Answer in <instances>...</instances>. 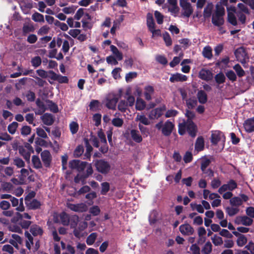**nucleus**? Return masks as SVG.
Segmentation results:
<instances>
[{
  "label": "nucleus",
  "mask_w": 254,
  "mask_h": 254,
  "mask_svg": "<svg viewBox=\"0 0 254 254\" xmlns=\"http://www.w3.org/2000/svg\"><path fill=\"white\" fill-rule=\"evenodd\" d=\"M119 99V97L115 94H109L105 98V106L109 109L115 110L117 103Z\"/></svg>",
  "instance_id": "20e7f679"
},
{
  "label": "nucleus",
  "mask_w": 254,
  "mask_h": 254,
  "mask_svg": "<svg viewBox=\"0 0 254 254\" xmlns=\"http://www.w3.org/2000/svg\"><path fill=\"white\" fill-rule=\"evenodd\" d=\"M227 21L233 26H236L238 24L236 17L233 12L227 13Z\"/></svg>",
  "instance_id": "c9c22d12"
},
{
  "label": "nucleus",
  "mask_w": 254,
  "mask_h": 254,
  "mask_svg": "<svg viewBox=\"0 0 254 254\" xmlns=\"http://www.w3.org/2000/svg\"><path fill=\"white\" fill-rule=\"evenodd\" d=\"M211 163V160L208 158H204L201 161L200 164V169L201 171H203L204 169L207 168Z\"/></svg>",
  "instance_id": "680f3d73"
},
{
  "label": "nucleus",
  "mask_w": 254,
  "mask_h": 254,
  "mask_svg": "<svg viewBox=\"0 0 254 254\" xmlns=\"http://www.w3.org/2000/svg\"><path fill=\"white\" fill-rule=\"evenodd\" d=\"M19 152L22 156H23L26 161H29L30 153L29 152H27L23 146L19 147Z\"/></svg>",
  "instance_id": "a19ab883"
},
{
  "label": "nucleus",
  "mask_w": 254,
  "mask_h": 254,
  "mask_svg": "<svg viewBox=\"0 0 254 254\" xmlns=\"http://www.w3.org/2000/svg\"><path fill=\"white\" fill-rule=\"evenodd\" d=\"M198 101L201 104H205L207 101V95L203 90H199L197 93Z\"/></svg>",
  "instance_id": "393cba45"
},
{
  "label": "nucleus",
  "mask_w": 254,
  "mask_h": 254,
  "mask_svg": "<svg viewBox=\"0 0 254 254\" xmlns=\"http://www.w3.org/2000/svg\"><path fill=\"white\" fill-rule=\"evenodd\" d=\"M144 97L147 101H150L152 99L151 95L154 92V88L152 86L147 85L144 88Z\"/></svg>",
  "instance_id": "4be33fe9"
},
{
  "label": "nucleus",
  "mask_w": 254,
  "mask_h": 254,
  "mask_svg": "<svg viewBox=\"0 0 254 254\" xmlns=\"http://www.w3.org/2000/svg\"><path fill=\"white\" fill-rule=\"evenodd\" d=\"M89 165L87 162L79 160H72L69 162L70 168L76 169L79 172H82Z\"/></svg>",
  "instance_id": "423d86ee"
},
{
  "label": "nucleus",
  "mask_w": 254,
  "mask_h": 254,
  "mask_svg": "<svg viewBox=\"0 0 254 254\" xmlns=\"http://www.w3.org/2000/svg\"><path fill=\"white\" fill-rule=\"evenodd\" d=\"M239 211L238 208H234L232 207H227L226 208V212L230 216H233L237 214Z\"/></svg>",
  "instance_id": "37998d69"
},
{
  "label": "nucleus",
  "mask_w": 254,
  "mask_h": 254,
  "mask_svg": "<svg viewBox=\"0 0 254 254\" xmlns=\"http://www.w3.org/2000/svg\"><path fill=\"white\" fill-rule=\"evenodd\" d=\"M186 130L189 134L192 137H194L196 135L197 127L192 120H187L183 123L179 124L178 132L182 135H184Z\"/></svg>",
  "instance_id": "f257e3e1"
},
{
  "label": "nucleus",
  "mask_w": 254,
  "mask_h": 254,
  "mask_svg": "<svg viewBox=\"0 0 254 254\" xmlns=\"http://www.w3.org/2000/svg\"><path fill=\"white\" fill-rule=\"evenodd\" d=\"M93 173V170L91 164H90L88 166H87V168L85 172H82L81 174H77L74 177V182L76 184L81 182L82 185H84L86 183V179L90 176Z\"/></svg>",
  "instance_id": "7ed1b4c3"
},
{
  "label": "nucleus",
  "mask_w": 254,
  "mask_h": 254,
  "mask_svg": "<svg viewBox=\"0 0 254 254\" xmlns=\"http://www.w3.org/2000/svg\"><path fill=\"white\" fill-rule=\"evenodd\" d=\"M94 165L96 171L103 175L107 174L111 170L110 163L105 159L95 160Z\"/></svg>",
  "instance_id": "f03ea898"
},
{
  "label": "nucleus",
  "mask_w": 254,
  "mask_h": 254,
  "mask_svg": "<svg viewBox=\"0 0 254 254\" xmlns=\"http://www.w3.org/2000/svg\"><path fill=\"white\" fill-rule=\"evenodd\" d=\"M198 76L202 80L209 81L213 79V74L210 70L202 68L199 72Z\"/></svg>",
  "instance_id": "f8f14e48"
},
{
  "label": "nucleus",
  "mask_w": 254,
  "mask_h": 254,
  "mask_svg": "<svg viewBox=\"0 0 254 254\" xmlns=\"http://www.w3.org/2000/svg\"><path fill=\"white\" fill-rule=\"evenodd\" d=\"M180 5L184 11L183 13V15L189 17L193 11L191 4L187 0H180Z\"/></svg>",
  "instance_id": "6e6552de"
},
{
  "label": "nucleus",
  "mask_w": 254,
  "mask_h": 254,
  "mask_svg": "<svg viewBox=\"0 0 254 254\" xmlns=\"http://www.w3.org/2000/svg\"><path fill=\"white\" fill-rule=\"evenodd\" d=\"M130 135L132 139L137 143H140L142 140V138L139 133V131L136 129H131L130 130Z\"/></svg>",
  "instance_id": "b1692460"
},
{
  "label": "nucleus",
  "mask_w": 254,
  "mask_h": 254,
  "mask_svg": "<svg viewBox=\"0 0 254 254\" xmlns=\"http://www.w3.org/2000/svg\"><path fill=\"white\" fill-rule=\"evenodd\" d=\"M174 128V125L169 120H167L165 124H164L162 128V134L166 136H168L170 135L172 131Z\"/></svg>",
  "instance_id": "9b49d317"
},
{
  "label": "nucleus",
  "mask_w": 254,
  "mask_h": 254,
  "mask_svg": "<svg viewBox=\"0 0 254 254\" xmlns=\"http://www.w3.org/2000/svg\"><path fill=\"white\" fill-rule=\"evenodd\" d=\"M100 209L97 205L93 206L90 208L89 212L93 216H97L100 213Z\"/></svg>",
  "instance_id": "338daca9"
},
{
  "label": "nucleus",
  "mask_w": 254,
  "mask_h": 254,
  "mask_svg": "<svg viewBox=\"0 0 254 254\" xmlns=\"http://www.w3.org/2000/svg\"><path fill=\"white\" fill-rule=\"evenodd\" d=\"M46 102L48 104V106L50 110L54 113H57L59 112V109L57 105L54 103L52 100L47 99Z\"/></svg>",
  "instance_id": "2f4dec72"
},
{
  "label": "nucleus",
  "mask_w": 254,
  "mask_h": 254,
  "mask_svg": "<svg viewBox=\"0 0 254 254\" xmlns=\"http://www.w3.org/2000/svg\"><path fill=\"white\" fill-rule=\"evenodd\" d=\"M110 48H111V51L115 55V56L116 57L118 60L121 61L123 58L122 53L121 52H120L118 50V48L114 45H111L110 46Z\"/></svg>",
  "instance_id": "72a5a7b5"
},
{
  "label": "nucleus",
  "mask_w": 254,
  "mask_h": 254,
  "mask_svg": "<svg viewBox=\"0 0 254 254\" xmlns=\"http://www.w3.org/2000/svg\"><path fill=\"white\" fill-rule=\"evenodd\" d=\"M102 190L101 193L102 195H106L110 190V184L108 182H104L101 184Z\"/></svg>",
  "instance_id": "bf43d9fd"
},
{
  "label": "nucleus",
  "mask_w": 254,
  "mask_h": 254,
  "mask_svg": "<svg viewBox=\"0 0 254 254\" xmlns=\"http://www.w3.org/2000/svg\"><path fill=\"white\" fill-rule=\"evenodd\" d=\"M170 7H169L168 10L171 14L175 16L179 13L180 8L177 5V0H167Z\"/></svg>",
  "instance_id": "4468645a"
},
{
  "label": "nucleus",
  "mask_w": 254,
  "mask_h": 254,
  "mask_svg": "<svg viewBox=\"0 0 254 254\" xmlns=\"http://www.w3.org/2000/svg\"><path fill=\"white\" fill-rule=\"evenodd\" d=\"M225 139V136L222 131L219 130H214L212 131L210 140L213 145H216L220 141H222V142L224 143Z\"/></svg>",
  "instance_id": "0eeeda50"
},
{
  "label": "nucleus",
  "mask_w": 254,
  "mask_h": 254,
  "mask_svg": "<svg viewBox=\"0 0 254 254\" xmlns=\"http://www.w3.org/2000/svg\"><path fill=\"white\" fill-rule=\"evenodd\" d=\"M32 65L35 67L40 66L42 63V60L39 56H36L31 59Z\"/></svg>",
  "instance_id": "6e6d98bb"
},
{
  "label": "nucleus",
  "mask_w": 254,
  "mask_h": 254,
  "mask_svg": "<svg viewBox=\"0 0 254 254\" xmlns=\"http://www.w3.org/2000/svg\"><path fill=\"white\" fill-rule=\"evenodd\" d=\"M36 104L38 108V110L35 111L36 115H41L47 110L46 106L40 98H38L36 100Z\"/></svg>",
  "instance_id": "aec40b11"
},
{
  "label": "nucleus",
  "mask_w": 254,
  "mask_h": 254,
  "mask_svg": "<svg viewBox=\"0 0 254 254\" xmlns=\"http://www.w3.org/2000/svg\"><path fill=\"white\" fill-rule=\"evenodd\" d=\"M215 80L218 84H223L226 80V77L224 73L222 72L216 74L214 76Z\"/></svg>",
  "instance_id": "473e14b6"
},
{
  "label": "nucleus",
  "mask_w": 254,
  "mask_h": 254,
  "mask_svg": "<svg viewBox=\"0 0 254 254\" xmlns=\"http://www.w3.org/2000/svg\"><path fill=\"white\" fill-rule=\"evenodd\" d=\"M154 16L158 24L163 23L164 16L160 12L157 10L155 11Z\"/></svg>",
  "instance_id": "603ef678"
},
{
  "label": "nucleus",
  "mask_w": 254,
  "mask_h": 254,
  "mask_svg": "<svg viewBox=\"0 0 254 254\" xmlns=\"http://www.w3.org/2000/svg\"><path fill=\"white\" fill-rule=\"evenodd\" d=\"M30 231L34 236L42 235L43 233L42 229L36 225H32L30 228Z\"/></svg>",
  "instance_id": "cd10ccee"
},
{
  "label": "nucleus",
  "mask_w": 254,
  "mask_h": 254,
  "mask_svg": "<svg viewBox=\"0 0 254 254\" xmlns=\"http://www.w3.org/2000/svg\"><path fill=\"white\" fill-rule=\"evenodd\" d=\"M32 19L35 22H44V17L43 15L38 12H35L32 15Z\"/></svg>",
  "instance_id": "3c124183"
},
{
  "label": "nucleus",
  "mask_w": 254,
  "mask_h": 254,
  "mask_svg": "<svg viewBox=\"0 0 254 254\" xmlns=\"http://www.w3.org/2000/svg\"><path fill=\"white\" fill-rule=\"evenodd\" d=\"M62 223L64 225H68L69 223V218L68 215L65 212H63L60 216Z\"/></svg>",
  "instance_id": "de8ad7c7"
},
{
  "label": "nucleus",
  "mask_w": 254,
  "mask_h": 254,
  "mask_svg": "<svg viewBox=\"0 0 254 254\" xmlns=\"http://www.w3.org/2000/svg\"><path fill=\"white\" fill-rule=\"evenodd\" d=\"M146 24L149 29L155 28V23L154 20L153 14L151 13H148L146 15Z\"/></svg>",
  "instance_id": "bb28decb"
},
{
  "label": "nucleus",
  "mask_w": 254,
  "mask_h": 254,
  "mask_svg": "<svg viewBox=\"0 0 254 254\" xmlns=\"http://www.w3.org/2000/svg\"><path fill=\"white\" fill-rule=\"evenodd\" d=\"M214 14L224 16L225 14L224 7L223 6L219 5V3H217L216 5V10Z\"/></svg>",
  "instance_id": "49530a36"
},
{
  "label": "nucleus",
  "mask_w": 254,
  "mask_h": 254,
  "mask_svg": "<svg viewBox=\"0 0 254 254\" xmlns=\"http://www.w3.org/2000/svg\"><path fill=\"white\" fill-rule=\"evenodd\" d=\"M83 146L82 145H79L75 149L73 155L75 157H79L83 154Z\"/></svg>",
  "instance_id": "a18cd8bd"
},
{
  "label": "nucleus",
  "mask_w": 254,
  "mask_h": 254,
  "mask_svg": "<svg viewBox=\"0 0 254 254\" xmlns=\"http://www.w3.org/2000/svg\"><path fill=\"white\" fill-rule=\"evenodd\" d=\"M181 233L184 235H191L194 233V229L189 224L181 225L179 227Z\"/></svg>",
  "instance_id": "2eb2a0df"
},
{
  "label": "nucleus",
  "mask_w": 254,
  "mask_h": 254,
  "mask_svg": "<svg viewBox=\"0 0 254 254\" xmlns=\"http://www.w3.org/2000/svg\"><path fill=\"white\" fill-rule=\"evenodd\" d=\"M31 76L34 77L36 81L35 84L38 85L39 87H43L45 84H47V82L45 80H43L42 78L34 75H31Z\"/></svg>",
  "instance_id": "0e129e2a"
},
{
  "label": "nucleus",
  "mask_w": 254,
  "mask_h": 254,
  "mask_svg": "<svg viewBox=\"0 0 254 254\" xmlns=\"http://www.w3.org/2000/svg\"><path fill=\"white\" fill-rule=\"evenodd\" d=\"M97 237V234L96 233H92L90 234L86 239V243L88 245H93Z\"/></svg>",
  "instance_id": "79ce46f5"
},
{
  "label": "nucleus",
  "mask_w": 254,
  "mask_h": 254,
  "mask_svg": "<svg viewBox=\"0 0 254 254\" xmlns=\"http://www.w3.org/2000/svg\"><path fill=\"white\" fill-rule=\"evenodd\" d=\"M203 56L205 58L211 59L212 57V49L210 47L206 46L203 48L202 51Z\"/></svg>",
  "instance_id": "58836bf2"
},
{
  "label": "nucleus",
  "mask_w": 254,
  "mask_h": 254,
  "mask_svg": "<svg viewBox=\"0 0 254 254\" xmlns=\"http://www.w3.org/2000/svg\"><path fill=\"white\" fill-rule=\"evenodd\" d=\"M244 127L246 132L250 133L254 131V117L247 119L244 123Z\"/></svg>",
  "instance_id": "a211bd4d"
},
{
  "label": "nucleus",
  "mask_w": 254,
  "mask_h": 254,
  "mask_svg": "<svg viewBox=\"0 0 254 254\" xmlns=\"http://www.w3.org/2000/svg\"><path fill=\"white\" fill-rule=\"evenodd\" d=\"M101 117L102 116L100 114L97 113L93 115V120L95 122V126L98 127L101 125Z\"/></svg>",
  "instance_id": "69168bd1"
},
{
  "label": "nucleus",
  "mask_w": 254,
  "mask_h": 254,
  "mask_svg": "<svg viewBox=\"0 0 254 254\" xmlns=\"http://www.w3.org/2000/svg\"><path fill=\"white\" fill-rule=\"evenodd\" d=\"M204 139L202 136H199L196 139L195 148L198 151H201L204 148Z\"/></svg>",
  "instance_id": "c85d7f7f"
},
{
  "label": "nucleus",
  "mask_w": 254,
  "mask_h": 254,
  "mask_svg": "<svg viewBox=\"0 0 254 254\" xmlns=\"http://www.w3.org/2000/svg\"><path fill=\"white\" fill-rule=\"evenodd\" d=\"M188 77L186 75L180 73H176L175 74H172L169 80L170 82L174 83L175 82L186 81Z\"/></svg>",
  "instance_id": "f3484780"
},
{
  "label": "nucleus",
  "mask_w": 254,
  "mask_h": 254,
  "mask_svg": "<svg viewBox=\"0 0 254 254\" xmlns=\"http://www.w3.org/2000/svg\"><path fill=\"white\" fill-rule=\"evenodd\" d=\"M227 186L229 188V191H233L237 188V183L234 180H230L227 183Z\"/></svg>",
  "instance_id": "774afa93"
},
{
  "label": "nucleus",
  "mask_w": 254,
  "mask_h": 254,
  "mask_svg": "<svg viewBox=\"0 0 254 254\" xmlns=\"http://www.w3.org/2000/svg\"><path fill=\"white\" fill-rule=\"evenodd\" d=\"M18 124L16 122H13L9 124L7 127L8 132L11 134H14L18 127Z\"/></svg>",
  "instance_id": "c03bdc74"
},
{
  "label": "nucleus",
  "mask_w": 254,
  "mask_h": 254,
  "mask_svg": "<svg viewBox=\"0 0 254 254\" xmlns=\"http://www.w3.org/2000/svg\"><path fill=\"white\" fill-rule=\"evenodd\" d=\"M226 76L232 82H234L237 80V75L232 70H228L226 72Z\"/></svg>",
  "instance_id": "5fc2aeb1"
},
{
  "label": "nucleus",
  "mask_w": 254,
  "mask_h": 254,
  "mask_svg": "<svg viewBox=\"0 0 254 254\" xmlns=\"http://www.w3.org/2000/svg\"><path fill=\"white\" fill-rule=\"evenodd\" d=\"M230 204L233 206H239L243 204L242 199L238 196H234L230 200Z\"/></svg>",
  "instance_id": "f704fd0d"
},
{
  "label": "nucleus",
  "mask_w": 254,
  "mask_h": 254,
  "mask_svg": "<svg viewBox=\"0 0 254 254\" xmlns=\"http://www.w3.org/2000/svg\"><path fill=\"white\" fill-rule=\"evenodd\" d=\"M163 40L167 46H170L172 44V39L167 32H165L163 35Z\"/></svg>",
  "instance_id": "09e8293b"
},
{
  "label": "nucleus",
  "mask_w": 254,
  "mask_h": 254,
  "mask_svg": "<svg viewBox=\"0 0 254 254\" xmlns=\"http://www.w3.org/2000/svg\"><path fill=\"white\" fill-rule=\"evenodd\" d=\"M253 220L250 217L247 216H243L237 217L235 220V222L237 224H240V222L245 226H251L253 223Z\"/></svg>",
  "instance_id": "dca6fc26"
},
{
  "label": "nucleus",
  "mask_w": 254,
  "mask_h": 254,
  "mask_svg": "<svg viewBox=\"0 0 254 254\" xmlns=\"http://www.w3.org/2000/svg\"><path fill=\"white\" fill-rule=\"evenodd\" d=\"M41 158L44 166L46 168H50L52 156L50 152L48 150H44L41 153Z\"/></svg>",
  "instance_id": "9d476101"
},
{
  "label": "nucleus",
  "mask_w": 254,
  "mask_h": 254,
  "mask_svg": "<svg viewBox=\"0 0 254 254\" xmlns=\"http://www.w3.org/2000/svg\"><path fill=\"white\" fill-rule=\"evenodd\" d=\"M78 124L75 122H72L69 124L70 130L72 134H75L78 131Z\"/></svg>",
  "instance_id": "864d4df0"
},
{
  "label": "nucleus",
  "mask_w": 254,
  "mask_h": 254,
  "mask_svg": "<svg viewBox=\"0 0 254 254\" xmlns=\"http://www.w3.org/2000/svg\"><path fill=\"white\" fill-rule=\"evenodd\" d=\"M41 119L43 123L47 126H51L55 121L53 115L50 113H45L41 117Z\"/></svg>",
  "instance_id": "412c9836"
},
{
  "label": "nucleus",
  "mask_w": 254,
  "mask_h": 254,
  "mask_svg": "<svg viewBox=\"0 0 254 254\" xmlns=\"http://www.w3.org/2000/svg\"><path fill=\"white\" fill-rule=\"evenodd\" d=\"M146 107L145 102L140 98H137L135 104V109L138 111H142Z\"/></svg>",
  "instance_id": "c756f323"
},
{
  "label": "nucleus",
  "mask_w": 254,
  "mask_h": 254,
  "mask_svg": "<svg viewBox=\"0 0 254 254\" xmlns=\"http://www.w3.org/2000/svg\"><path fill=\"white\" fill-rule=\"evenodd\" d=\"M78 222L79 217L76 215L72 216L69 219V222L70 223L71 227L72 228L76 227L77 225Z\"/></svg>",
  "instance_id": "13d9d810"
},
{
  "label": "nucleus",
  "mask_w": 254,
  "mask_h": 254,
  "mask_svg": "<svg viewBox=\"0 0 254 254\" xmlns=\"http://www.w3.org/2000/svg\"><path fill=\"white\" fill-rule=\"evenodd\" d=\"M32 162L34 168L36 169L42 168V164L38 156L33 155L32 157Z\"/></svg>",
  "instance_id": "7c9ffc66"
},
{
  "label": "nucleus",
  "mask_w": 254,
  "mask_h": 254,
  "mask_svg": "<svg viewBox=\"0 0 254 254\" xmlns=\"http://www.w3.org/2000/svg\"><path fill=\"white\" fill-rule=\"evenodd\" d=\"M247 243V238L244 235H241L237 240V244L239 247H243Z\"/></svg>",
  "instance_id": "4d7b16f0"
},
{
  "label": "nucleus",
  "mask_w": 254,
  "mask_h": 254,
  "mask_svg": "<svg viewBox=\"0 0 254 254\" xmlns=\"http://www.w3.org/2000/svg\"><path fill=\"white\" fill-rule=\"evenodd\" d=\"M234 54L236 58L241 63H246V59H249L248 53L246 48L243 46L238 48L235 50Z\"/></svg>",
  "instance_id": "39448f33"
},
{
  "label": "nucleus",
  "mask_w": 254,
  "mask_h": 254,
  "mask_svg": "<svg viewBox=\"0 0 254 254\" xmlns=\"http://www.w3.org/2000/svg\"><path fill=\"white\" fill-rule=\"evenodd\" d=\"M128 106V103L125 100H121L118 104V109L121 112L125 113L126 112Z\"/></svg>",
  "instance_id": "e433bc0d"
},
{
  "label": "nucleus",
  "mask_w": 254,
  "mask_h": 254,
  "mask_svg": "<svg viewBox=\"0 0 254 254\" xmlns=\"http://www.w3.org/2000/svg\"><path fill=\"white\" fill-rule=\"evenodd\" d=\"M166 110V106L163 105L160 107L152 110L149 113L148 117L150 120L157 119L163 115V112Z\"/></svg>",
  "instance_id": "1a4fd4ad"
},
{
  "label": "nucleus",
  "mask_w": 254,
  "mask_h": 254,
  "mask_svg": "<svg viewBox=\"0 0 254 254\" xmlns=\"http://www.w3.org/2000/svg\"><path fill=\"white\" fill-rule=\"evenodd\" d=\"M212 245L211 243L207 242L202 249L201 252L203 254H209L212 252Z\"/></svg>",
  "instance_id": "ea45409f"
},
{
  "label": "nucleus",
  "mask_w": 254,
  "mask_h": 254,
  "mask_svg": "<svg viewBox=\"0 0 254 254\" xmlns=\"http://www.w3.org/2000/svg\"><path fill=\"white\" fill-rule=\"evenodd\" d=\"M112 123L116 127H121L123 124L124 121L122 119L119 118H114L112 121Z\"/></svg>",
  "instance_id": "e2e57ef3"
},
{
  "label": "nucleus",
  "mask_w": 254,
  "mask_h": 254,
  "mask_svg": "<svg viewBox=\"0 0 254 254\" xmlns=\"http://www.w3.org/2000/svg\"><path fill=\"white\" fill-rule=\"evenodd\" d=\"M233 69L235 70L237 75L239 77H242L245 75V71L239 64H235L233 66Z\"/></svg>",
  "instance_id": "4c0bfd02"
},
{
  "label": "nucleus",
  "mask_w": 254,
  "mask_h": 254,
  "mask_svg": "<svg viewBox=\"0 0 254 254\" xmlns=\"http://www.w3.org/2000/svg\"><path fill=\"white\" fill-rule=\"evenodd\" d=\"M67 207L72 211L78 212H85L87 209L86 205L83 203L78 204L68 203L67 204Z\"/></svg>",
  "instance_id": "ddd939ff"
},
{
  "label": "nucleus",
  "mask_w": 254,
  "mask_h": 254,
  "mask_svg": "<svg viewBox=\"0 0 254 254\" xmlns=\"http://www.w3.org/2000/svg\"><path fill=\"white\" fill-rule=\"evenodd\" d=\"M211 21L214 25L220 27L224 24L225 21L223 16L213 13Z\"/></svg>",
  "instance_id": "6ab92c4d"
},
{
  "label": "nucleus",
  "mask_w": 254,
  "mask_h": 254,
  "mask_svg": "<svg viewBox=\"0 0 254 254\" xmlns=\"http://www.w3.org/2000/svg\"><path fill=\"white\" fill-rule=\"evenodd\" d=\"M212 243L215 246H220L223 244V240L221 237L217 236L216 235L211 238Z\"/></svg>",
  "instance_id": "052dcab7"
},
{
  "label": "nucleus",
  "mask_w": 254,
  "mask_h": 254,
  "mask_svg": "<svg viewBox=\"0 0 254 254\" xmlns=\"http://www.w3.org/2000/svg\"><path fill=\"white\" fill-rule=\"evenodd\" d=\"M187 107L190 109H193L197 105V100L195 99L189 98L186 100Z\"/></svg>",
  "instance_id": "8fccbe9b"
},
{
  "label": "nucleus",
  "mask_w": 254,
  "mask_h": 254,
  "mask_svg": "<svg viewBox=\"0 0 254 254\" xmlns=\"http://www.w3.org/2000/svg\"><path fill=\"white\" fill-rule=\"evenodd\" d=\"M29 209L36 210L40 208L41 202L36 199H33L31 201L25 203Z\"/></svg>",
  "instance_id": "5701e85b"
},
{
  "label": "nucleus",
  "mask_w": 254,
  "mask_h": 254,
  "mask_svg": "<svg viewBox=\"0 0 254 254\" xmlns=\"http://www.w3.org/2000/svg\"><path fill=\"white\" fill-rule=\"evenodd\" d=\"M213 5L212 3H208L204 9L203 16L205 18H209L212 14Z\"/></svg>",
  "instance_id": "a878e982"
}]
</instances>
